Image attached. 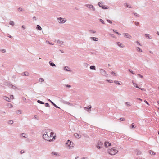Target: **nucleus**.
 I'll use <instances>...</instances> for the list:
<instances>
[{"instance_id": "13d9d810", "label": "nucleus", "mask_w": 159, "mask_h": 159, "mask_svg": "<svg viewBox=\"0 0 159 159\" xmlns=\"http://www.w3.org/2000/svg\"><path fill=\"white\" fill-rule=\"evenodd\" d=\"M136 43H137L139 45H141L140 43L138 41H137L136 42Z\"/></svg>"}, {"instance_id": "79ce46f5", "label": "nucleus", "mask_w": 159, "mask_h": 159, "mask_svg": "<svg viewBox=\"0 0 159 159\" xmlns=\"http://www.w3.org/2000/svg\"><path fill=\"white\" fill-rule=\"evenodd\" d=\"M134 23L135 24V25L136 26H138L139 25V22H134Z\"/></svg>"}, {"instance_id": "4c0bfd02", "label": "nucleus", "mask_w": 159, "mask_h": 159, "mask_svg": "<svg viewBox=\"0 0 159 159\" xmlns=\"http://www.w3.org/2000/svg\"><path fill=\"white\" fill-rule=\"evenodd\" d=\"M100 21L102 23V24H105V22H104V21L103 20H102V19H99Z\"/></svg>"}, {"instance_id": "a18cd8bd", "label": "nucleus", "mask_w": 159, "mask_h": 159, "mask_svg": "<svg viewBox=\"0 0 159 159\" xmlns=\"http://www.w3.org/2000/svg\"><path fill=\"white\" fill-rule=\"evenodd\" d=\"M16 113L18 114H20L21 113V111L20 110H18L16 111Z\"/></svg>"}, {"instance_id": "dca6fc26", "label": "nucleus", "mask_w": 159, "mask_h": 159, "mask_svg": "<svg viewBox=\"0 0 159 159\" xmlns=\"http://www.w3.org/2000/svg\"><path fill=\"white\" fill-rule=\"evenodd\" d=\"M117 44L121 48H123L124 47V46L120 42H118L117 43Z\"/></svg>"}, {"instance_id": "c03bdc74", "label": "nucleus", "mask_w": 159, "mask_h": 159, "mask_svg": "<svg viewBox=\"0 0 159 159\" xmlns=\"http://www.w3.org/2000/svg\"><path fill=\"white\" fill-rule=\"evenodd\" d=\"M119 120H120L121 121H124L125 120V119L124 118H121L120 119H119Z\"/></svg>"}, {"instance_id": "ddd939ff", "label": "nucleus", "mask_w": 159, "mask_h": 159, "mask_svg": "<svg viewBox=\"0 0 159 159\" xmlns=\"http://www.w3.org/2000/svg\"><path fill=\"white\" fill-rule=\"evenodd\" d=\"M90 39L95 41H98V38L96 37H91Z\"/></svg>"}, {"instance_id": "c9c22d12", "label": "nucleus", "mask_w": 159, "mask_h": 159, "mask_svg": "<svg viewBox=\"0 0 159 159\" xmlns=\"http://www.w3.org/2000/svg\"><path fill=\"white\" fill-rule=\"evenodd\" d=\"M125 6H126L128 7L129 8H131L132 7H131V6H129V5L127 3H125L124 4Z\"/></svg>"}, {"instance_id": "4468645a", "label": "nucleus", "mask_w": 159, "mask_h": 159, "mask_svg": "<svg viewBox=\"0 0 159 159\" xmlns=\"http://www.w3.org/2000/svg\"><path fill=\"white\" fill-rule=\"evenodd\" d=\"M49 64L50 65L52 66V67H56V65L52 62V61H49Z\"/></svg>"}, {"instance_id": "052dcab7", "label": "nucleus", "mask_w": 159, "mask_h": 159, "mask_svg": "<svg viewBox=\"0 0 159 159\" xmlns=\"http://www.w3.org/2000/svg\"><path fill=\"white\" fill-rule=\"evenodd\" d=\"M52 155H57V153H56V152H52Z\"/></svg>"}, {"instance_id": "c85d7f7f", "label": "nucleus", "mask_w": 159, "mask_h": 159, "mask_svg": "<svg viewBox=\"0 0 159 159\" xmlns=\"http://www.w3.org/2000/svg\"><path fill=\"white\" fill-rule=\"evenodd\" d=\"M9 24L13 26L14 25V23L13 21H11L9 22Z\"/></svg>"}, {"instance_id": "bf43d9fd", "label": "nucleus", "mask_w": 159, "mask_h": 159, "mask_svg": "<svg viewBox=\"0 0 159 159\" xmlns=\"http://www.w3.org/2000/svg\"><path fill=\"white\" fill-rule=\"evenodd\" d=\"M138 75L141 78H142L143 77V76L141 75L140 74H138Z\"/></svg>"}, {"instance_id": "473e14b6", "label": "nucleus", "mask_w": 159, "mask_h": 159, "mask_svg": "<svg viewBox=\"0 0 159 159\" xmlns=\"http://www.w3.org/2000/svg\"><path fill=\"white\" fill-rule=\"evenodd\" d=\"M133 83V84H134V86H135V87H136L137 88L140 89V88H139L138 87V86L137 85V84H136V83Z\"/></svg>"}, {"instance_id": "20e7f679", "label": "nucleus", "mask_w": 159, "mask_h": 159, "mask_svg": "<svg viewBox=\"0 0 159 159\" xmlns=\"http://www.w3.org/2000/svg\"><path fill=\"white\" fill-rule=\"evenodd\" d=\"M66 144L69 146L70 147H73V143L69 140H67Z\"/></svg>"}, {"instance_id": "f8f14e48", "label": "nucleus", "mask_w": 159, "mask_h": 159, "mask_svg": "<svg viewBox=\"0 0 159 159\" xmlns=\"http://www.w3.org/2000/svg\"><path fill=\"white\" fill-rule=\"evenodd\" d=\"M125 36L126 38H128L130 39L131 36L128 33H125Z\"/></svg>"}, {"instance_id": "cd10ccee", "label": "nucleus", "mask_w": 159, "mask_h": 159, "mask_svg": "<svg viewBox=\"0 0 159 159\" xmlns=\"http://www.w3.org/2000/svg\"><path fill=\"white\" fill-rule=\"evenodd\" d=\"M145 36L146 37H148L149 39H151L152 37L151 36H149V34H146Z\"/></svg>"}, {"instance_id": "bb28decb", "label": "nucleus", "mask_w": 159, "mask_h": 159, "mask_svg": "<svg viewBox=\"0 0 159 159\" xmlns=\"http://www.w3.org/2000/svg\"><path fill=\"white\" fill-rule=\"evenodd\" d=\"M8 123L9 124H10L11 125H12L13 123V121L12 120H10L8 121Z\"/></svg>"}, {"instance_id": "338daca9", "label": "nucleus", "mask_w": 159, "mask_h": 159, "mask_svg": "<svg viewBox=\"0 0 159 159\" xmlns=\"http://www.w3.org/2000/svg\"><path fill=\"white\" fill-rule=\"evenodd\" d=\"M20 152L21 154H23L24 152V151L23 150H22L20 151Z\"/></svg>"}, {"instance_id": "39448f33", "label": "nucleus", "mask_w": 159, "mask_h": 159, "mask_svg": "<svg viewBox=\"0 0 159 159\" xmlns=\"http://www.w3.org/2000/svg\"><path fill=\"white\" fill-rule=\"evenodd\" d=\"M57 20L59 23H64L66 21V20H64V18L61 17H59L58 18Z\"/></svg>"}, {"instance_id": "f03ea898", "label": "nucleus", "mask_w": 159, "mask_h": 159, "mask_svg": "<svg viewBox=\"0 0 159 159\" xmlns=\"http://www.w3.org/2000/svg\"><path fill=\"white\" fill-rule=\"evenodd\" d=\"M115 147L111 148V149L108 150L107 152L111 155H114L118 152Z\"/></svg>"}, {"instance_id": "6e6552de", "label": "nucleus", "mask_w": 159, "mask_h": 159, "mask_svg": "<svg viewBox=\"0 0 159 159\" xmlns=\"http://www.w3.org/2000/svg\"><path fill=\"white\" fill-rule=\"evenodd\" d=\"M100 73L103 75H105L106 74V71L103 69H101L100 70Z\"/></svg>"}, {"instance_id": "58836bf2", "label": "nucleus", "mask_w": 159, "mask_h": 159, "mask_svg": "<svg viewBox=\"0 0 159 159\" xmlns=\"http://www.w3.org/2000/svg\"><path fill=\"white\" fill-rule=\"evenodd\" d=\"M128 71L131 72L132 74H135V73L130 69H129Z\"/></svg>"}, {"instance_id": "3c124183", "label": "nucleus", "mask_w": 159, "mask_h": 159, "mask_svg": "<svg viewBox=\"0 0 159 159\" xmlns=\"http://www.w3.org/2000/svg\"><path fill=\"white\" fill-rule=\"evenodd\" d=\"M65 86L66 87H69V88H70L71 87V85H68V84H66V85H65Z\"/></svg>"}, {"instance_id": "0eeeda50", "label": "nucleus", "mask_w": 159, "mask_h": 159, "mask_svg": "<svg viewBox=\"0 0 159 159\" xmlns=\"http://www.w3.org/2000/svg\"><path fill=\"white\" fill-rule=\"evenodd\" d=\"M5 85L10 87H15V86H14L12 85V84H11L10 82H6Z\"/></svg>"}, {"instance_id": "f3484780", "label": "nucleus", "mask_w": 159, "mask_h": 159, "mask_svg": "<svg viewBox=\"0 0 159 159\" xmlns=\"http://www.w3.org/2000/svg\"><path fill=\"white\" fill-rule=\"evenodd\" d=\"M57 42L58 43L60 44L61 45H62L64 43V42L63 41H61L59 40H57Z\"/></svg>"}, {"instance_id": "6ab92c4d", "label": "nucleus", "mask_w": 159, "mask_h": 159, "mask_svg": "<svg viewBox=\"0 0 159 159\" xmlns=\"http://www.w3.org/2000/svg\"><path fill=\"white\" fill-rule=\"evenodd\" d=\"M136 153L137 155H140L141 154V152L140 150H137L136 151Z\"/></svg>"}, {"instance_id": "680f3d73", "label": "nucleus", "mask_w": 159, "mask_h": 159, "mask_svg": "<svg viewBox=\"0 0 159 159\" xmlns=\"http://www.w3.org/2000/svg\"><path fill=\"white\" fill-rule=\"evenodd\" d=\"M22 100H23L24 101V102H25L26 101V99L25 98V97H23L22 98Z\"/></svg>"}, {"instance_id": "c756f323", "label": "nucleus", "mask_w": 159, "mask_h": 159, "mask_svg": "<svg viewBox=\"0 0 159 159\" xmlns=\"http://www.w3.org/2000/svg\"><path fill=\"white\" fill-rule=\"evenodd\" d=\"M134 123H133L131 125V126H130V128H135V127L134 126Z\"/></svg>"}, {"instance_id": "f257e3e1", "label": "nucleus", "mask_w": 159, "mask_h": 159, "mask_svg": "<svg viewBox=\"0 0 159 159\" xmlns=\"http://www.w3.org/2000/svg\"><path fill=\"white\" fill-rule=\"evenodd\" d=\"M48 132L46 131L44 134L43 135V137L45 140L48 141L50 142L53 141V139H55L54 137L53 136L54 133L51 132L49 135H48L47 134Z\"/></svg>"}, {"instance_id": "69168bd1", "label": "nucleus", "mask_w": 159, "mask_h": 159, "mask_svg": "<svg viewBox=\"0 0 159 159\" xmlns=\"http://www.w3.org/2000/svg\"><path fill=\"white\" fill-rule=\"evenodd\" d=\"M10 98L12 99H13L14 98V96L13 95H10Z\"/></svg>"}, {"instance_id": "5701e85b", "label": "nucleus", "mask_w": 159, "mask_h": 159, "mask_svg": "<svg viewBox=\"0 0 159 159\" xmlns=\"http://www.w3.org/2000/svg\"><path fill=\"white\" fill-rule=\"evenodd\" d=\"M37 102L39 104H44V103L43 102V101H40L39 100H38L37 101Z\"/></svg>"}, {"instance_id": "49530a36", "label": "nucleus", "mask_w": 159, "mask_h": 159, "mask_svg": "<svg viewBox=\"0 0 159 159\" xmlns=\"http://www.w3.org/2000/svg\"><path fill=\"white\" fill-rule=\"evenodd\" d=\"M39 81H41V82H43L44 81V80L43 78H40L39 79Z\"/></svg>"}, {"instance_id": "7c9ffc66", "label": "nucleus", "mask_w": 159, "mask_h": 159, "mask_svg": "<svg viewBox=\"0 0 159 159\" xmlns=\"http://www.w3.org/2000/svg\"><path fill=\"white\" fill-rule=\"evenodd\" d=\"M133 14L136 17H139V15L136 13H134Z\"/></svg>"}, {"instance_id": "774afa93", "label": "nucleus", "mask_w": 159, "mask_h": 159, "mask_svg": "<svg viewBox=\"0 0 159 159\" xmlns=\"http://www.w3.org/2000/svg\"><path fill=\"white\" fill-rule=\"evenodd\" d=\"M82 159H89V158L87 157H84Z\"/></svg>"}, {"instance_id": "7ed1b4c3", "label": "nucleus", "mask_w": 159, "mask_h": 159, "mask_svg": "<svg viewBox=\"0 0 159 159\" xmlns=\"http://www.w3.org/2000/svg\"><path fill=\"white\" fill-rule=\"evenodd\" d=\"M103 145V143L100 141H99L98 142L96 147L98 149H100L102 148Z\"/></svg>"}, {"instance_id": "37998d69", "label": "nucleus", "mask_w": 159, "mask_h": 159, "mask_svg": "<svg viewBox=\"0 0 159 159\" xmlns=\"http://www.w3.org/2000/svg\"><path fill=\"white\" fill-rule=\"evenodd\" d=\"M29 73L27 72H25L24 73V75L25 76L28 75Z\"/></svg>"}, {"instance_id": "1a4fd4ad", "label": "nucleus", "mask_w": 159, "mask_h": 159, "mask_svg": "<svg viewBox=\"0 0 159 159\" xmlns=\"http://www.w3.org/2000/svg\"><path fill=\"white\" fill-rule=\"evenodd\" d=\"M111 145V144L108 142H105L104 143V146L106 147H108Z\"/></svg>"}, {"instance_id": "72a5a7b5", "label": "nucleus", "mask_w": 159, "mask_h": 159, "mask_svg": "<svg viewBox=\"0 0 159 159\" xmlns=\"http://www.w3.org/2000/svg\"><path fill=\"white\" fill-rule=\"evenodd\" d=\"M113 32L116 34H117L118 35H121V34H120V33H119L118 32H116V30H114L113 29Z\"/></svg>"}, {"instance_id": "b1692460", "label": "nucleus", "mask_w": 159, "mask_h": 159, "mask_svg": "<svg viewBox=\"0 0 159 159\" xmlns=\"http://www.w3.org/2000/svg\"><path fill=\"white\" fill-rule=\"evenodd\" d=\"M136 49L139 52H142V50L139 47H136Z\"/></svg>"}, {"instance_id": "5fc2aeb1", "label": "nucleus", "mask_w": 159, "mask_h": 159, "mask_svg": "<svg viewBox=\"0 0 159 159\" xmlns=\"http://www.w3.org/2000/svg\"><path fill=\"white\" fill-rule=\"evenodd\" d=\"M25 134V133H22L21 134V135H22V136L24 138H26L27 137L25 136L24 135H24Z\"/></svg>"}, {"instance_id": "4d7b16f0", "label": "nucleus", "mask_w": 159, "mask_h": 159, "mask_svg": "<svg viewBox=\"0 0 159 159\" xmlns=\"http://www.w3.org/2000/svg\"><path fill=\"white\" fill-rule=\"evenodd\" d=\"M125 104L127 105H129V106H130V105L129 102H127L125 103Z\"/></svg>"}, {"instance_id": "0e129e2a", "label": "nucleus", "mask_w": 159, "mask_h": 159, "mask_svg": "<svg viewBox=\"0 0 159 159\" xmlns=\"http://www.w3.org/2000/svg\"><path fill=\"white\" fill-rule=\"evenodd\" d=\"M38 116H37V115H35L34 116V118L36 119H37V120H38V119L37 118H38Z\"/></svg>"}, {"instance_id": "6e6d98bb", "label": "nucleus", "mask_w": 159, "mask_h": 159, "mask_svg": "<svg viewBox=\"0 0 159 159\" xmlns=\"http://www.w3.org/2000/svg\"><path fill=\"white\" fill-rule=\"evenodd\" d=\"M1 51L3 53H5L6 52V50L4 49H2L1 50Z\"/></svg>"}, {"instance_id": "2eb2a0df", "label": "nucleus", "mask_w": 159, "mask_h": 159, "mask_svg": "<svg viewBox=\"0 0 159 159\" xmlns=\"http://www.w3.org/2000/svg\"><path fill=\"white\" fill-rule=\"evenodd\" d=\"M3 99L4 100L8 101V102H10V98L6 96H4L3 98Z\"/></svg>"}, {"instance_id": "a211bd4d", "label": "nucleus", "mask_w": 159, "mask_h": 159, "mask_svg": "<svg viewBox=\"0 0 159 159\" xmlns=\"http://www.w3.org/2000/svg\"><path fill=\"white\" fill-rule=\"evenodd\" d=\"M36 29L39 30H42V28L39 25H37L36 26Z\"/></svg>"}, {"instance_id": "ea45409f", "label": "nucleus", "mask_w": 159, "mask_h": 159, "mask_svg": "<svg viewBox=\"0 0 159 159\" xmlns=\"http://www.w3.org/2000/svg\"><path fill=\"white\" fill-rule=\"evenodd\" d=\"M18 10H20V11H24V9H23L22 8H21V7L18 8Z\"/></svg>"}, {"instance_id": "2f4dec72", "label": "nucleus", "mask_w": 159, "mask_h": 159, "mask_svg": "<svg viewBox=\"0 0 159 159\" xmlns=\"http://www.w3.org/2000/svg\"><path fill=\"white\" fill-rule=\"evenodd\" d=\"M114 83H116L118 85H121V84L118 81H115Z\"/></svg>"}, {"instance_id": "603ef678", "label": "nucleus", "mask_w": 159, "mask_h": 159, "mask_svg": "<svg viewBox=\"0 0 159 159\" xmlns=\"http://www.w3.org/2000/svg\"><path fill=\"white\" fill-rule=\"evenodd\" d=\"M45 106L46 107H49L50 105L48 103H46L45 104Z\"/></svg>"}, {"instance_id": "aec40b11", "label": "nucleus", "mask_w": 159, "mask_h": 159, "mask_svg": "<svg viewBox=\"0 0 159 159\" xmlns=\"http://www.w3.org/2000/svg\"><path fill=\"white\" fill-rule=\"evenodd\" d=\"M90 69H92V70H96L95 66H94V65L91 66L90 67Z\"/></svg>"}, {"instance_id": "393cba45", "label": "nucleus", "mask_w": 159, "mask_h": 159, "mask_svg": "<svg viewBox=\"0 0 159 159\" xmlns=\"http://www.w3.org/2000/svg\"><path fill=\"white\" fill-rule=\"evenodd\" d=\"M103 4L102 2H100L98 3V5L99 7H102V4Z\"/></svg>"}, {"instance_id": "09e8293b", "label": "nucleus", "mask_w": 159, "mask_h": 159, "mask_svg": "<svg viewBox=\"0 0 159 159\" xmlns=\"http://www.w3.org/2000/svg\"><path fill=\"white\" fill-rule=\"evenodd\" d=\"M64 70H66V71H70L69 70H68L67 69H66V68H68V66H65L64 67Z\"/></svg>"}, {"instance_id": "9d476101", "label": "nucleus", "mask_w": 159, "mask_h": 159, "mask_svg": "<svg viewBox=\"0 0 159 159\" xmlns=\"http://www.w3.org/2000/svg\"><path fill=\"white\" fill-rule=\"evenodd\" d=\"M74 136L76 138H80L81 137V135L78 134L77 133H75L74 134Z\"/></svg>"}, {"instance_id": "a19ab883", "label": "nucleus", "mask_w": 159, "mask_h": 159, "mask_svg": "<svg viewBox=\"0 0 159 159\" xmlns=\"http://www.w3.org/2000/svg\"><path fill=\"white\" fill-rule=\"evenodd\" d=\"M7 106L9 107H13V105L10 103H8L7 104Z\"/></svg>"}, {"instance_id": "864d4df0", "label": "nucleus", "mask_w": 159, "mask_h": 159, "mask_svg": "<svg viewBox=\"0 0 159 159\" xmlns=\"http://www.w3.org/2000/svg\"><path fill=\"white\" fill-rule=\"evenodd\" d=\"M106 20L109 23H111V24L112 23V22L110 20H109V19H107Z\"/></svg>"}, {"instance_id": "412c9836", "label": "nucleus", "mask_w": 159, "mask_h": 159, "mask_svg": "<svg viewBox=\"0 0 159 159\" xmlns=\"http://www.w3.org/2000/svg\"><path fill=\"white\" fill-rule=\"evenodd\" d=\"M102 8L104 9H107L109 8L108 7L106 6L105 5H102Z\"/></svg>"}, {"instance_id": "de8ad7c7", "label": "nucleus", "mask_w": 159, "mask_h": 159, "mask_svg": "<svg viewBox=\"0 0 159 159\" xmlns=\"http://www.w3.org/2000/svg\"><path fill=\"white\" fill-rule=\"evenodd\" d=\"M106 81L110 83H112L113 82V80H109L108 79H107Z\"/></svg>"}, {"instance_id": "e433bc0d", "label": "nucleus", "mask_w": 159, "mask_h": 159, "mask_svg": "<svg viewBox=\"0 0 159 159\" xmlns=\"http://www.w3.org/2000/svg\"><path fill=\"white\" fill-rule=\"evenodd\" d=\"M88 110H87L88 111H89V110H90V109L91 108V105H89L88 107Z\"/></svg>"}, {"instance_id": "f704fd0d", "label": "nucleus", "mask_w": 159, "mask_h": 159, "mask_svg": "<svg viewBox=\"0 0 159 159\" xmlns=\"http://www.w3.org/2000/svg\"><path fill=\"white\" fill-rule=\"evenodd\" d=\"M46 43H48V44H51V45H54V43H50L49 41H46Z\"/></svg>"}, {"instance_id": "423d86ee", "label": "nucleus", "mask_w": 159, "mask_h": 159, "mask_svg": "<svg viewBox=\"0 0 159 159\" xmlns=\"http://www.w3.org/2000/svg\"><path fill=\"white\" fill-rule=\"evenodd\" d=\"M85 6L89 8H92L93 11L95 10V7L91 4H86L85 5Z\"/></svg>"}, {"instance_id": "e2e57ef3", "label": "nucleus", "mask_w": 159, "mask_h": 159, "mask_svg": "<svg viewBox=\"0 0 159 159\" xmlns=\"http://www.w3.org/2000/svg\"><path fill=\"white\" fill-rule=\"evenodd\" d=\"M103 76H105L106 77H108V74L106 73V74H105V75H104Z\"/></svg>"}, {"instance_id": "9b49d317", "label": "nucleus", "mask_w": 159, "mask_h": 159, "mask_svg": "<svg viewBox=\"0 0 159 159\" xmlns=\"http://www.w3.org/2000/svg\"><path fill=\"white\" fill-rule=\"evenodd\" d=\"M48 101H49L55 107L57 108H60L58 106L53 102L50 99H48Z\"/></svg>"}, {"instance_id": "a878e982", "label": "nucleus", "mask_w": 159, "mask_h": 159, "mask_svg": "<svg viewBox=\"0 0 159 159\" xmlns=\"http://www.w3.org/2000/svg\"><path fill=\"white\" fill-rule=\"evenodd\" d=\"M89 32H92L93 34L95 33H96V31H94L93 30H89Z\"/></svg>"}, {"instance_id": "8fccbe9b", "label": "nucleus", "mask_w": 159, "mask_h": 159, "mask_svg": "<svg viewBox=\"0 0 159 159\" xmlns=\"http://www.w3.org/2000/svg\"><path fill=\"white\" fill-rule=\"evenodd\" d=\"M111 74L113 75H115V76H116V75H117V74L116 73H115L113 71H112L111 72Z\"/></svg>"}, {"instance_id": "4be33fe9", "label": "nucleus", "mask_w": 159, "mask_h": 159, "mask_svg": "<svg viewBox=\"0 0 159 159\" xmlns=\"http://www.w3.org/2000/svg\"><path fill=\"white\" fill-rule=\"evenodd\" d=\"M149 153L150 154H152L153 155H155V153L152 150H150L149 151Z\"/></svg>"}]
</instances>
